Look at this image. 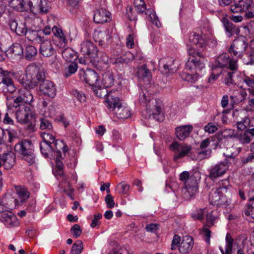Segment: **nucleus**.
<instances>
[{
	"mask_svg": "<svg viewBox=\"0 0 254 254\" xmlns=\"http://www.w3.org/2000/svg\"><path fill=\"white\" fill-rule=\"evenodd\" d=\"M45 78L44 69L35 64L27 66L25 74H21L18 79L20 83L24 87L33 88Z\"/></svg>",
	"mask_w": 254,
	"mask_h": 254,
	"instance_id": "1",
	"label": "nucleus"
},
{
	"mask_svg": "<svg viewBox=\"0 0 254 254\" xmlns=\"http://www.w3.org/2000/svg\"><path fill=\"white\" fill-rule=\"evenodd\" d=\"M139 102L141 105L146 107L145 111L142 113L145 118H150L152 117L158 121L162 120V119L159 118L161 113V103L159 100L152 98L147 91H142L139 94Z\"/></svg>",
	"mask_w": 254,
	"mask_h": 254,
	"instance_id": "2",
	"label": "nucleus"
},
{
	"mask_svg": "<svg viewBox=\"0 0 254 254\" xmlns=\"http://www.w3.org/2000/svg\"><path fill=\"white\" fill-rule=\"evenodd\" d=\"M139 102L141 105L146 107L145 111L142 113L145 118H150L152 117L158 121L162 120V119L159 118L161 113V103L159 100L152 98L147 91H142L139 94Z\"/></svg>",
	"mask_w": 254,
	"mask_h": 254,
	"instance_id": "3",
	"label": "nucleus"
},
{
	"mask_svg": "<svg viewBox=\"0 0 254 254\" xmlns=\"http://www.w3.org/2000/svg\"><path fill=\"white\" fill-rule=\"evenodd\" d=\"M9 3L13 9L19 11H30L45 14L48 12L49 9L46 5L45 0L44 1L42 0H11Z\"/></svg>",
	"mask_w": 254,
	"mask_h": 254,
	"instance_id": "4",
	"label": "nucleus"
},
{
	"mask_svg": "<svg viewBox=\"0 0 254 254\" xmlns=\"http://www.w3.org/2000/svg\"><path fill=\"white\" fill-rule=\"evenodd\" d=\"M118 91H110L106 94V103L108 109L117 118L126 119L130 116L129 108L123 105L120 100Z\"/></svg>",
	"mask_w": 254,
	"mask_h": 254,
	"instance_id": "5",
	"label": "nucleus"
},
{
	"mask_svg": "<svg viewBox=\"0 0 254 254\" xmlns=\"http://www.w3.org/2000/svg\"><path fill=\"white\" fill-rule=\"evenodd\" d=\"M200 179L198 172H195L190 176L189 173L184 171L180 175V180L186 181L185 186L182 189V191L185 193L186 196H193L197 192L198 181Z\"/></svg>",
	"mask_w": 254,
	"mask_h": 254,
	"instance_id": "6",
	"label": "nucleus"
},
{
	"mask_svg": "<svg viewBox=\"0 0 254 254\" xmlns=\"http://www.w3.org/2000/svg\"><path fill=\"white\" fill-rule=\"evenodd\" d=\"M228 188L223 183H219L216 188L211 190L209 195V200L211 204L219 206L226 204L228 199L227 194Z\"/></svg>",
	"mask_w": 254,
	"mask_h": 254,
	"instance_id": "7",
	"label": "nucleus"
},
{
	"mask_svg": "<svg viewBox=\"0 0 254 254\" xmlns=\"http://www.w3.org/2000/svg\"><path fill=\"white\" fill-rule=\"evenodd\" d=\"M43 142L40 143L41 153L45 157L53 156V146L55 147V141L54 135L51 132L46 131L41 134Z\"/></svg>",
	"mask_w": 254,
	"mask_h": 254,
	"instance_id": "8",
	"label": "nucleus"
},
{
	"mask_svg": "<svg viewBox=\"0 0 254 254\" xmlns=\"http://www.w3.org/2000/svg\"><path fill=\"white\" fill-rule=\"evenodd\" d=\"M169 149L175 153L173 160L177 161L178 159L187 156L191 150V147L186 144L174 141L169 146Z\"/></svg>",
	"mask_w": 254,
	"mask_h": 254,
	"instance_id": "9",
	"label": "nucleus"
},
{
	"mask_svg": "<svg viewBox=\"0 0 254 254\" xmlns=\"http://www.w3.org/2000/svg\"><path fill=\"white\" fill-rule=\"evenodd\" d=\"M33 101V96L31 92L24 88L21 89L19 95L14 100L12 106L14 108H17L20 105H30Z\"/></svg>",
	"mask_w": 254,
	"mask_h": 254,
	"instance_id": "10",
	"label": "nucleus"
},
{
	"mask_svg": "<svg viewBox=\"0 0 254 254\" xmlns=\"http://www.w3.org/2000/svg\"><path fill=\"white\" fill-rule=\"evenodd\" d=\"M3 205H0V218L1 221L7 227H16L19 225V222L15 215L11 212L7 210L2 211Z\"/></svg>",
	"mask_w": 254,
	"mask_h": 254,
	"instance_id": "11",
	"label": "nucleus"
},
{
	"mask_svg": "<svg viewBox=\"0 0 254 254\" xmlns=\"http://www.w3.org/2000/svg\"><path fill=\"white\" fill-rule=\"evenodd\" d=\"M228 170L227 165L222 161L211 167L208 177L214 180L223 176Z\"/></svg>",
	"mask_w": 254,
	"mask_h": 254,
	"instance_id": "12",
	"label": "nucleus"
},
{
	"mask_svg": "<svg viewBox=\"0 0 254 254\" xmlns=\"http://www.w3.org/2000/svg\"><path fill=\"white\" fill-rule=\"evenodd\" d=\"M0 73L2 74L1 81L0 82V87L3 85L7 88L8 91L10 93H13L15 90L12 80V77L14 75L13 72L3 70L0 67Z\"/></svg>",
	"mask_w": 254,
	"mask_h": 254,
	"instance_id": "13",
	"label": "nucleus"
},
{
	"mask_svg": "<svg viewBox=\"0 0 254 254\" xmlns=\"http://www.w3.org/2000/svg\"><path fill=\"white\" fill-rule=\"evenodd\" d=\"M80 46V52L83 55L91 59L97 57V47L91 41L85 40L81 42Z\"/></svg>",
	"mask_w": 254,
	"mask_h": 254,
	"instance_id": "14",
	"label": "nucleus"
},
{
	"mask_svg": "<svg viewBox=\"0 0 254 254\" xmlns=\"http://www.w3.org/2000/svg\"><path fill=\"white\" fill-rule=\"evenodd\" d=\"M189 40L197 47L204 48L207 45L208 37L202 32H192L189 35Z\"/></svg>",
	"mask_w": 254,
	"mask_h": 254,
	"instance_id": "15",
	"label": "nucleus"
},
{
	"mask_svg": "<svg viewBox=\"0 0 254 254\" xmlns=\"http://www.w3.org/2000/svg\"><path fill=\"white\" fill-rule=\"evenodd\" d=\"M229 68L232 70H235L237 68V60H230L229 56L225 53L219 55L216 59V64L214 66L217 68V67L222 68L228 65Z\"/></svg>",
	"mask_w": 254,
	"mask_h": 254,
	"instance_id": "16",
	"label": "nucleus"
},
{
	"mask_svg": "<svg viewBox=\"0 0 254 254\" xmlns=\"http://www.w3.org/2000/svg\"><path fill=\"white\" fill-rule=\"evenodd\" d=\"M80 76L83 75V78L86 83L91 86H97L99 85V77L94 70L87 69L86 70H80Z\"/></svg>",
	"mask_w": 254,
	"mask_h": 254,
	"instance_id": "17",
	"label": "nucleus"
},
{
	"mask_svg": "<svg viewBox=\"0 0 254 254\" xmlns=\"http://www.w3.org/2000/svg\"><path fill=\"white\" fill-rule=\"evenodd\" d=\"M40 91L45 96L54 98L57 93L55 84L49 80H43L40 85Z\"/></svg>",
	"mask_w": 254,
	"mask_h": 254,
	"instance_id": "18",
	"label": "nucleus"
},
{
	"mask_svg": "<svg viewBox=\"0 0 254 254\" xmlns=\"http://www.w3.org/2000/svg\"><path fill=\"white\" fill-rule=\"evenodd\" d=\"M14 151L23 156L34 152V147L31 141L23 139L15 145Z\"/></svg>",
	"mask_w": 254,
	"mask_h": 254,
	"instance_id": "19",
	"label": "nucleus"
},
{
	"mask_svg": "<svg viewBox=\"0 0 254 254\" xmlns=\"http://www.w3.org/2000/svg\"><path fill=\"white\" fill-rule=\"evenodd\" d=\"M15 116L17 121L21 124L28 122L29 116L31 114V108L26 105H20L17 107Z\"/></svg>",
	"mask_w": 254,
	"mask_h": 254,
	"instance_id": "20",
	"label": "nucleus"
},
{
	"mask_svg": "<svg viewBox=\"0 0 254 254\" xmlns=\"http://www.w3.org/2000/svg\"><path fill=\"white\" fill-rule=\"evenodd\" d=\"M94 21L98 24L109 22L111 20V13L105 8H99L94 11Z\"/></svg>",
	"mask_w": 254,
	"mask_h": 254,
	"instance_id": "21",
	"label": "nucleus"
},
{
	"mask_svg": "<svg viewBox=\"0 0 254 254\" xmlns=\"http://www.w3.org/2000/svg\"><path fill=\"white\" fill-rule=\"evenodd\" d=\"M159 64L162 65L161 72L165 74L174 73L177 71L178 68L177 66L175 65V60L170 58L161 59L159 61Z\"/></svg>",
	"mask_w": 254,
	"mask_h": 254,
	"instance_id": "22",
	"label": "nucleus"
},
{
	"mask_svg": "<svg viewBox=\"0 0 254 254\" xmlns=\"http://www.w3.org/2000/svg\"><path fill=\"white\" fill-rule=\"evenodd\" d=\"M205 67L203 59L194 58L190 57L186 64V69L190 71L195 70L200 71Z\"/></svg>",
	"mask_w": 254,
	"mask_h": 254,
	"instance_id": "23",
	"label": "nucleus"
},
{
	"mask_svg": "<svg viewBox=\"0 0 254 254\" xmlns=\"http://www.w3.org/2000/svg\"><path fill=\"white\" fill-rule=\"evenodd\" d=\"M40 44V52L43 56L50 57L56 55V51L50 40L44 39Z\"/></svg>",
	"mask_w": 254,
	"mask_h": 254,
	"instance_id": "24",
	"label": "nucleus"
},
{
	"mask_svg": "<svg viewBox=\"0 0 254 254\" xmlns=\"http://www.w3.org/2000/svg\"><path fill=\"white\" fill-rule=\"evenodd\" d=\"M137 76L140 82H143L145 84H149L152 79V75L150 70L147 69L146 64H143L138 67Z\"/></svg>",
	"mask_w": 254,
	"mask_h": 254,
	"instance_id": "25",
	"label": "nucleus"
},
{
	"mask_svg": "<svg viewBox=\"0 0 254 254\" xmlns=\"http://www.w3.org/2000/svg\"><path fill=\"white\" fill-rule=\"evenodd\" d=\"M194 243L192 238L189 236L183 237L179 248V251L182 254H188L192 249Z\"/></svg>",
	"mask_w": 254,
	"mask_h": 254,
	"instance_id": "26",
	"label": "nucleus"
},
{
	"mask_svg": "<svg viewBox=\"0 0 254 254\" xmlns=\"http://www.w3.org/2000/svg\"><path fill=\"white\" fill-rule=\"evenodd\" d=\"M110 38L108 32L105 31H96L94 35L95 41L103 47H106L108 45Z\"/></svg>",
	"mask_w": 254,
	"mask_h": 254,
	"instance_id": "27",
	"label": "nucleus"
},
{
	"mask_svg": "<svg viewBox=\"0 0 254 254\" xmlns=\"http://www.w3.org/2000/svg\"><path fill=\"white\" fill-rule=\"evenodd\" d=\"M192 130V127L190 125H186L179 127L176 128V134L178 138L183 140L188 137Z\"/></svg>",
	"mask_w": 254,
	"mask_h": 254,
	"instance_id": "28",
	"label": "nucleus"
},
{
	"mask_svg": "<svg viewBox=\"0 0 254 254\" xmlns=\"http://www.w3.org/2000/svg\"><path fill=\"white\" fill-rule=\"evenodd\" d=\"M25 37L29 41L35 44H40L44 40V37L41 35L39 31L28 30L27 33H26Z\"/></svg>",
	"mask_w": 254,
	"mask_h": 254,
	"instance_id": "29",
	"label": "nucleus"
},
{
	"mask_svg": "<svg viewBox=\"0 0 254 254\" xmlns=\"http://www.w3.org/2000/svg\"><path fill=\"white\" fill-rule=\"evenodd\" d=\"M7 55H10L11 58L18 57L21 58L24 56L23 48L18 43H14L8 50Z\"/></svg>",
	"mask_w": 254,
	"mask_h": 254,
	"instance_id": "30",
	"label": "nucleus"
},
{
	"mask_svg": "<svg viewBox=\"0 0 254 254\" xmlns=\"http://www.w3.org/2000/svg\"><path fill=\"white\" fill-rule=\"evenodd\" d=\"M63 58L67 62H73L77 58V56L74 51L71 48L68 47L62 51Z\"/></svg>",
	"mask_w": 254,
	"mask_h": 254,
	"instance_id": "31",
	"label": "nucleus"
},
{
	"mask_svg": "<svg viewBox=\"0 0 254 254\" xmlns=\"http://www.w3.org/2000/svg\"><path fill=\"white\" fill-rule=\"evenodd\" d=\"M3 162V165L7 169H11L15 163V157L12 153L5 154L1 158Z\"/></svg>",
	"mask_w": 254,
	"mask_h": 254,
	"instance_id": "32",
	"label": "nucleus"
},
{
	"mask_svg": "<svg viewBox=\"0 0 254 254\" xmlns=\"http://www.w3.org/2000/svg\"><path fill=\"white\" fill-rule=\"evenodd\" d=\"M114 76L113 73L110 71H107L103 74L102 84L105 88H109L114 84Z\"/></svg>",
	"mask_w": 254,
	"mask_h": 254,
	"instance_id": "33",
	"label": "nucleus"
},
{
	"mask_svg": "<svg viewBox=\"0 0 254 254\" xmlns=\"http://www.w3.org/2000/svg\"><path fill=\"white\" fill-rule=\"evenodd\" d=\"M221 21L225 28L226 31L230 33L229 37L232 36L234 34H237L238 33V28L226 17H223L221 19Z\"/></svg>",
	"mask_w": 254,
	"mask_h": 254,
	"instance_id": "34",
	"label": "nucleus"
},
{
	"mask_svg": "<svg viewBox=\"0 0 254 254\" xmlns=\"http://www.w3.org/2000/svg\"><path fill=\"white\" fill-rule=\"evenodd\" d=\"M146 18L152 23L154 24L156 27L161 26V22L158 19V16L156 15L155 12L153 9H148L145 11Z\"/></svg>",
	"mask_w": 254,
	"mask_h": 254,
	"instance_id": "35",
	"label": "nucleus"
},
{
	"mask_svg": "<svg viewBox=\"0 0 254 254\" xmlns=\"http://www.w3.org/2000/svg\"><path fill=\"white\" fill-rule=\"evenodd\" d=\"M233 242L234 239L232 238L231 235L229 233H227L226 236V245L225 246V251L222 247H219V249L222 254H232V249L233 245Z\"/></svg>",
	"mask_w": 254,
	"mask_h": 254,
	"instance_id": "36",
	"label": "nucleus"
},
{
	"mask_svg": "<svg viewBox=\"0 0 254 254\" xmlns=\"http://www.w3.org/2000/svg\"><path fill=\"white\" fill-rule=\"evenodd\" d=\"M37 54L36 48L31 45H28L26 47L25 51L24 52V56L25 58L28 60H33Z\"/></svg>",
	"mask_w": 254,
	"mask_h": 254,
	"instance_id": "37",
	"label": "nucleus"
},
{
	"mask_svg": "<svg viewBox=\"0 0 254 254\" xmlns=\"http://www.w3.org/2000/svg\"><path fill=\"white\" fill-rule=\"evenodd\" d=\"M224 154L226 157V158L223 162L227 165L228 170L231 166L236 165L238 161L237 154L234 153H229L228 151L224 153Z\"/></svg>",
	"mask_w": 254,
	"mask_h": 254,
	"instance_id": "38",
	"label": "nucleus"
},
{
	"mask_svg": "<svg viewBox=\"0 0 254 254\" xmlns=\"http://www.w3.org/2000/svg\"><path fill=\"white\" fill-rule=\"evenodd\" d=\"M15 190L17 194L21 201H25L29 197V192L25 187L18 186L15 187Z\"/></svg>",
	"mask_w": 254,
	"mask_h": 254,
	"instance_id": "39",
	"label": "nucleus"
},
{
	"mask_svg": "<svg viewBox=\"0 0 254 254\" xmlns=\"http://www.w3.org/2000/svg\"><path fill=\"white\" fill-rule=\"evenodd\" d=\"M49 101L48 100H44L41 105V112L45 116H50L52 115V110L53 106L52 105L48 106Z\"/></svg>",
	"mask_w": 254,
	"mask_h": 254,
	"instance_id": "40",
	"label": "nucleus"
},
{
	"mask_svg": "<svg viewBox=\"0 0 254 254\" xmlns=\"http://www.w3.org/2000/svg\"><path fill=\"white\" fill-rule=\"evenodd\" d=\"M97 57L92 58L94 61L100 63L101 64H107L109 62V58L107 54L104 52L98 51L97 50Z\"/></svg>",
	"mask_w": 254,
	"mask_h": 254,
	"instance_id": "41",
	"label": "nucleus"
},
{
	"mask_svg": "<svg viewBox=\"0 0 254 254\" xmlns=\"http://www.w3.org/2000/svg\"><path fill=\"white\" fill-rule=\"evenodd\" d=\"M134 6L138 14L145 12L146 9V4L143 0H134Z\"/></svg>",
	"mask_w": 254,
	"mask_h": 254,
	"instance_id": "42",
	"label": "nucleus"
},
{
	"mask_svg": "<svg viewBox=\"0 0 254 254\" xmlns=\"http://www.w3.org/2000/svg\"><path fill=\"white\" fill-rule=\"evenodd\" d=\"M52 41L54 44L60 48H64L67 42L64 34L62 35L60 37H57L56 39H52Z\"/></svg>",
	"mask_w": 254,
	"mask_h": 254,
	"instance_id": "43",
	"label": "nucleus"
},
{
	"mask_svg": "<svg viewBox=\"0 0 254 254\" xmlns=\"http://www.w3.org/2000/svg\"><path fill=\"white\" fill-rule=\"evenodd\" d=\"M207 212V208L197 209L195 212L191 214V217L194 220H198L202 221L203 220L204 215Z\"/></svg>",
	"mask_w": 254,
	"mask_h": 254,
	"instance_id": "44",
	"label": "nucleus"
},
{
	"mask_svg": "<svg viewBox=\"0 0 254 254\" xmlns=\"http://www.w3.org/2000/svg\"><path fill=\"white\" fill-rule=\"evenodd\" d=\"M71 64L65 69L64 75L67 77L74 74L77 69L78 66L76 63L70 62Z\"/></svg>",
	"mask_w": 254,
	"mask_h": 254,
	"instance_id": "45",
	"label": "nucleus"
},
{
	"mask_svg": "<svg viewBox=\"0 0 254 254\" xmlns=\"http://www.w3.org/2000/svg\"><path fill=\"white\" fill-rule=\"evenodd\" d=\"M83 249L82 241L78 240L72 246L70 254H80Z\"/></svg>",
	"mask_w": 254,
	"mask_h": 254,
	"instance_id": "46",
	"label": "nucleus"
},
{
	"mask_svg": "<svg viewBox=\"0 0 254 254\" xmlns=\"http://www.w3.org/2000/svg\"><path fill=\"white\" fill-rule=\"evenodd\" d=\"M213 211H209V210L207 209V212L205 214L206 222L205 225L208 227H211L214 225V221L216 219V217L213 215Z\"/></svg>",
	"mask_w": 254,
	"mask_h": 254,
	"instance_id": "47",
	"label": "nucleus"
},
{
	"mask_svg": "<svg viewBox=\"0 0 254 254\" xmlns=\"http://www.w3.org/2000/svg\"><path fill=\"white\" fill-rule=\"evenodd\" d=\"M211 153L210 149H201L197 151V156L196 160H201L202 159L208 158Z\"/></svg>",
	"mask_w": 254,
	"mask_h": 254,
	"instance_id": "48",
	"label": "nucleus"
},
{
	"mask_svg": "<svg viewBox=\"0 0 254 254\" xmlns=\"http://www.w3.org/2000/svg\"><path fill=\"white\" fill-rule=\"evenodd\" d=\"M72 94L75 97L79 102L84 103L86 100V97L85 94L79 91L77 89H73L72 91Z\"/></svg>",
	"mask_w": 254,
	"mask_h": 254,
	"instance_id": "49",
	"label": "nucleus"
},
{
	"mask_svg": "<svg viewBox=\"0 0 254 254\" xmlns=\"http://www.w3.org/2000/svg\"><path fill=\"white\" fill-rule=\"evenodd\" d=\"M251 3H252V0H239V11L244 12L245 13Z\"/></svg>",
	"mask_w": 254,
	"mask_h": 254,
	"instance_id": "50",
	"label": "nucleus"
},
{
	"mask_svg": "<svg viewBox=\"0 0 254 254\" xmlns=\"http://www.w3.org/2000/svg\"><path fill=\"white\" fill-rule=\"evenodd\" d=\"M252 139V138L249 134V130H246L243 134L239 135V140L243 144H248Z\"/></svg>",
	"mask_w": 254,
	"mask_h": 254,
	"instance_id": "51",
	"label": "nucleus"
},
{
	"mask_svg": "<svg viewBox=\"0 0 254 254\" xmlns=\"http://www.w3.org/2000/svg\"><path fill=\"white\" fill-rule=\"evenodd\" d=\"M22 156V159L26 161L29 165H32L35 163V155L34 152L29 153L26 155H24Z\"/></svg>",
	"mask_w": 254,
	"mask_h": 254,
	"instance_id": "52",
	"label": "nucleus"
},
{
	"mask_svg": "<svg viewBox=\"0 0 254 254\" xmlns=\"http://www.w3.org/2000/svg\"><path fill=\"white\" fill-rule=\"evenodd\" d=\"M129 185L125 182H122L118 185L119 193L122 194H127L129 191Z\"/></svg>",
	"mask_w": 254,
	"mask_h": 254,
	"instance_id": "53",
	"label": "nucleus"
},
{
	"mask_svg": "<svg viewBox=\"0 0 254 254\" xmlns=\"http://www.w3.org/2000/svg\"><path fill=\"white\" fill-rule=\"evenodd\" d=\"M40 128L41 129H49L50 130L52 128V124L46 119L42 118L41 120Z\"/></svg>",
	"mask_w": 254,
	"mask_h": 254,
	"instance_id": "54",
	"label": "nucleus"
},
{
	"mask_svg": "<svg viewBox=\"0 0 254 254\" xmlns=\"http://www.w3.org/2000/svg\"><path fill=\"white\" fill-rule=\"evenodd\" d=\"M55 147L56 149H58V148L62 149L64 153L68 151V146L62 140L57 139L55 141Z\"/></svg>",
	"mask_w": 254,
	"mask_h": 254,
	"instance_id": "55",
	"label": "nucleus"
},
{
	"mask_svg": "<svg viewBox=\"0 0 254 254\" xmlns=\"http://www.w3.org/2000/svg\"><path fill=\"white\" fill-rule=\"evenodd\" d=\"M56 169L57 171L56 172V176H62L64 172H63V164L62 161L59 159H56Z\"/></svg>",
	"mask_w": 254,
	"mask_h": 254,
	"instance_id": "56",
	"label": "nucleus"
},
{
	"mask_svg": "<svg viewBox=\"0 0 254 254\" xmlns=\"http://www.w3.org/2000/svg\"><path fill=\"white\" fill-rule=\"evenodd\" d=\"M71 232L74 237L77 238L81 235L82 230L78 224H74L71 228Z\"/></svg>",
	"mask_w": 254,
	"mask_h": 254,
	"instance_id": "57",
	"label": "nucleus"
},
{
	"mask_svg": "<svg viewBox=\"0 0 254 254\" xmlns=\"http://www.w3.org/2000/svg\"><path fill=\"white\" fill-rule=\"evenodd\" d=\"M127 15L130 20H136L137 19L136 13L130 6H128L127 8Z\"/></svg>",
	"mask_w": 254,
	"mask_h": 254,
	"instance_id": "58",
	"label": "nucleus"
},
{
	"mask_svg": "<svg viewBox=\"0 0 254 254\" xmlns=\"http://www.w3.org/2000/svg\"><path fill=\"white\" fill-rule=\"evenodd\" d=\"M180 241V237L178 235H175L173 237L171 243V249L172 250H176L178 247L179 248Z\"/></svg>",
	"mask_w": 254,
	"mask_h": 254,
	"instance_id": "59",
	"label": "nucleus"
},
{
	"mask_svg": "<svg viewBox=\"0 0 254 254\" xmlns=\"http://www.w3.org/2000/svg\"><path fill=\"white\" fill-rule=\"evenodd\" d=\"M250 120L248 117H245L239 121V130L245 129L250 125Z\"/></svg>",
	"mask_w": 254,
	"mask_h": 254,
	"instance_id": "60",
	"label": "nucleus"
},
{
	"mask_svg": "<svg viewBox=\"0 0 254 254\" xmlns=\"http://www.w3.org/2000/svg\"><path fill=\"white\" fill-rule=\"evenodd\" d=\"M244 16L246 18L254 17V3H251L249 6L247 12L244 14Z\"/></svg>",
	"mask_w": 254,
	"mask_h": 254,
	"instance_id": "61",
	"label": "nucleus"
},
{
	"mask_svg": "<svg viewBox=\"0 0 254 254\" xmlns=\"http://www.w3.org/2000/svg\"><path fill=\"white\" fill-rule=\"evenodd\" d=\"M105 200L108 208H112L114 207L115 203L114 198L110 194L106 195Z\"/></svg>",
	"mask_w": 254,
	"mask_h": 254,
	"instance_id": "62",
	"label": "nucleus"
},
{
	"mask_svg": "<svg viewBox=\"0 0 254 254\" xmlns=\"http://www.w3.org/2000/svg\"><path fill=\"white\" fill-rule=\"evenodd\" d=\"M244 212L246 216H251L254 219V201L251 205H248V208L245 210Z\"/></svg>",
	"mask_w": 254,
	"mask_h": 254,
	"instance_id": "63",
	"label": "nucleus"
},
{
	"mask_svg": "<svg viewBox=\"0 0 254 254\" xmlns=\"http://www.w3.org/2000/svg\"><path fill=\"white\" fill-rule=\"evenodd\" d=\"M102 217V215L101 213H98L94 215V219H93L92 223L90 224V226L92 228H95L97 226L99 225L100 222L99 220Z\"/></svg>",
	"mask_w": 254,
	"mask_h": 254,
	"instance_id": "64",
	"label": "nucleus"
}]
</instances>
